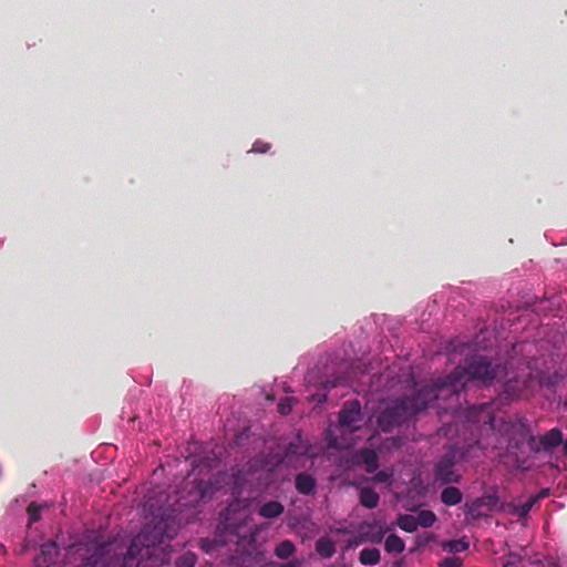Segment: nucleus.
Segmentation results:
<instances>
[{
	"label": "nucleus",
	"instance_id": "nucleus-1",
	"mask_svg": "<svg viewBox=\"0 0 567 567\" xmlns=\"http://www.w3.org/2000/svg\"><path fill=\"white\" fill-rule=\"evenodd\" d=\"M248 511L239 503L230 504L221 515L214 539L215 546L236 544V550L228 557L229 567H255L262 560V553L256 542V532L247 527Z\"/></svg>",
	"mask_w": 567,
	"mask_h": 567
},
{
	"label": "nucleus",
	"instance_id": "nucleus-2",
	"mask_svg": "<svg viewBox=\"0 0 567 567\" xmlns=\"http://www.w3.org/2000/svg\"><path fill=\"white\" fill-rule=\"evenodd\" d=\"M437 399H440L437 389L433 384H426L417 389L411 396H404L388 403L378 413L377 424L381 431L389 432L411 421Z\"/></svg>",
	"mask_w": 567,
	"mask_h": 567
},
{
	"label": "nucleus",
	"instance_id": "nucleus-3",
	"mask_svg": "<svg viewBox=\"0 0 567 567\" xmlns=\"http://www.w3.org/2000/svg\"><path fill=\"white\" fill-rule=\"evenodd\" d=\"M176 533L177 525L171 516H162L154 526L146 524L132 539L122 567H138L144 558L154 554L156 546L174 538Z\"/></svg>",
	"mask_w": 567,
	"mask_h": 567
},
{
	"label": "nucleus",
	"instance_id": "nucleus-4",
	"mask_svg": "<svg viewBox=\"0 0 567 567\" xmlns=\"http://www.w3.org/2000/svg\"><path fill=\"white\" fill-rule=\"evenodd\" d=\"M499 365H494L487 358L476 355L465 368L457 367L444 379L436 380L433 384L437 389L439 398L446 394L457 395L468 381H477L489 384L498 378Z\"/></svg>",
	"mask_w": 567,
	"mask_h": 567
},
{
	"label": "nucleus",
	"instance_id": "nucleus-5",
	"mask_svg": "<svg viewBox=\"0 0 567 567\" xmlns=\"http://www.w3.org/2000/svg\"><path fill=\"white\" fill-rule=\"evenodd\" d=\"M461 457L462 455L456 447H449L434 466L435 482L444 485L460 483L461 475L456 472L455 466Z\"/></svg>",
	"mask_w": 567,
	"mask_h": 567
},
{
	"label": "nucleus",
	"instance_id": "nucleus-6",
	"mask_svg": "<svg viewBox=\"0 0 567 567\" xmlns=\"http://www.w3.org/2000/svg\"><path fill=\"white\" fill-rule=\"evenodd\" d=\"M504 431L509 436L508 447L519 449L527 443L533 452H539L536 437L532 434L529 425L522 421L504 423Z\"/></svg>",
	"mask_w": 567,
	"mask_h": 567
},
{
	"label": "nucleus",
	"instance_id": "nucleus-7",
	"mask_svg": "<svg viewBox=\"0 0 567 567\" xmlns=\"http://www.w3.org/2000/svg\"><path fill=\"white\" fill-rule=\"evenodd\" d=\"M71 550L85 555L81 567H106V542L86 543L84 547H71Z\"/></svg>",
	"mask_w": 567,
	"mask_h": 567
},
{
	"label": "nucleus",
	"instance_id": "nucleus-8",
	"mask_svg": "<svg viewBox=\"0 0 567 567\" xmlns=\"http://www.w3.org/2000/svg\"><path fill=\"white\" fill-rule=\"evenodd\" d=\"M362 413L358 401L346 403L339 413V425L342 434L353 433L361 427Z\"/></svg>",
	"mask_w": 567,
	"mask_h": 567
},
{
	"label": "nucleus",
	"instance_id": "nucleus-9",
	"mask_svg": "<svg viewBox=\"0 0 567 567\" xmlns=\"http://www.w3.org/2000/svg\"><path fill=\"white\" fill-rule=\"evenodd\" d=\"M185 485L186 487L192 485V487L187 496H181L179 501H182V506H194L213 493L212 484L204 480L194 478L193 482H190L187 478Z\"/></svg>",
	"mask_w": 567,
	"mask_h": 567
},
{
	"label": "nucleus",
	"instance_id": "nucleus-10",
	"mask_svg": "<svg viewBox=\"0 0 567 567\" xmlns=\"http://www.w3.org/2000/svg\"><path fill=\"white\" fill-rule=\"evenodd\" d=\"M467 417L471 422L483 423L488 425L491 430L494 429L495 416L492 413V408L489 404L472 406L468 410Z\"/></svg>",
	"mask_w": 567,
	"mask_h": 567
},
{
	"label": "nucleus",
	"instance_id": "nucleus-11",
	"mask_svg": "<svg viewBox=\"0 0 567 567\" xmlns=\"http://www.w3.org/2000/svg\"><path fill=\"white\" fill-rule=\"evenodd\" d=\"M59 549L55 542H48L41 546L40 555L34 559V567H54Z\"/></svg>",
	"mask_w": 567,
	"mask_h": 567
},
{
	"label": "nucleus",
	"instance_id": "nucleus-12",
	"mask_svg": "<svg viewBox=\"0 0 567 567\" xmlns=\"http://www.w3.org/2000/svg\"><path fill=\"white\" fill-rule=\"evenodd\" d=\"M306 451L307 447L298 435L293 442L286 446L279 463L291 464L298 456L303 455Z\"/></svg>",
	"mask_w": 567,
	"mask_h": 567
},
{
	"label": "nucleus",
	"instance_id": "nucleus-13",
	"mask_svg": "<svg viewBox=\"0 0 567 567\" xmlns=\"http://www.w3.org/2000/svg\"><path fill=\"white\" fill-rule=\"evenodd\" d=\"M563 443V433L559 429H551L539 437V451H550Z\"/></svg>",
	"mask_w": 567,
	"mask_h": 567
},
{
	"label": "nucleus",
	"instance_id": "nucleus-14",
	"mask_svg": "<svg viewBox=\"0 0 567 567\" xmlns=\"http://www.w3.org/2000/svg\"><path fill=\"white\" fill-rule=\"evenodd\" d=\"M358 463L364 465L365 472L369 474H373L378 467V455L375 451L371 449H362L357 454Z\"/></svg>",
	"mask_w": 567,
	"mask_h": 567
},
{
	"label": "nucleus",
	"instance_id": "nucleus-15",
	"mask_svg": "<svg viewBox=\"0 0 567 567\" xmlns=\"http://www.w3.org/2000/svg\"><path fill=\"white\" fill-rule=\"evenodd\" d=\"M296 488L300 494L310 495L315 492L316 480L306 473L296 476Z\"/></svg>",
	"mask_w": 567,
	"mask_h": 567
},
{
	"label": "nucleus",
	"instance_id": "nucleus-16",
	"mask_svg": "<svg viewBox=\"0 0 567 567\" xmlns=\"http://www.w3.org/2000/svg\"><path fill=\"white\" fill-rule=\"evenodd\" d=\"M360 504L369 509L375 508L379 504V494L371 487H362L359 493Z\"/></svg>",
	"mask_w": 567,
	"mask_h": 567
},
{
	"label": "nucleus",
	"instance_id": "nucleus-17",
	"mask_svg": "<svg viewBox=\"0 0 567 567\" xmlns=\"http://www.w3.org/2000/svg\"><path fill=\"white\" fill-rule=\"evenodd\" d=\"M258 513L265 518H276L284 513V506L279 502L270 501L261 505Z\"/></svg>",
	"mask_w": 567,
	"mask_h": 567
},
{
	"label": "nucleus",
	"instance_id": "nucleus-18",
	"mask_svg": "<svg viewBox=\"0 0 567 567\" xmlns=\"http://www.w3.org/2000/svg\"><path fill=\"white\" fill-rule=\"evenodd\" d=\"M462 493L457 487L447 486L441 493V501L446 506H455L462 502Z\"/></svg>",
	"mask_w": 567,
	"mask_h": 567
},
{
	"label": "nucleus",
	"instance_id": "nucleus-19",
	"mask_svg": "<svg viewBox=\"0 0 567 567\" xmlns=\"http://www.w3.org/2000/svg\"><path fill=\"white\" fill-rule=\"evenodd\" d=\"M316 550L322 558H331L336 554V544L327 537H321L316 543Z\"/></svg>",
	"mask_w": 567,
	"mask_h": 567
},
{
	"label": "nucleus",
	"instance_id": "nucleus-20",
	"mask_svg": "<svg viewBox=\"0 0 567 567\" xmlns=\"http://www.w3.org/2000/svg\"><path fill=\"white\" fill-rule=\"evenodd\" d=\"M384 549L389 554H401L405 549V543L395 534H391L385 538Z\"/></svg>",
	"mask_w": 567,
	"mask_h": 567
},
{
	"label": "nucleus",
	"instance_id": "nucleus-21",
	"mask_svg": "<svg viewBox=\"0 0 567 567\" xmlns=\"http://www.w3.org/2000/svg\"><path fill=\"white\" fill-rule=\"evenodd\" d=\"M359 561L364 566H373L380 561V550L377 548H364L359 554Z\"/></svg>",
	"mask_w": 567,
	"mask_h": 567
},
{
	"label": "nucleus",
	"instance_id": "nucleus-22",
	"mask_svg": "<svg viewBox=\"0 0 567 567\" xmlns=\"http://www.w3.org/2000/svg\"><path fill=\"white\" fill-rule=\"evenodd\" d=\"M398 526L408 533H413L417 528V519L416 516L410 514H402L398 516L396 519Z\"/></svg>",
	"mask_w": 567,
	"mask_h": 567
},
{
	"label": "nucleus",
	"instance_id": "nucleus-23",
	"mask_svg": "<svg viewBox=\"0 0 567 567\" xmlns=\"http://www.w3.org/2000/svg\"><path fill=\"white\" fill-rule=\"evenodd\" d=\"M296 550V547L292 542L284 540L277 545L275 549V555L280 559L289 558Z\"/></svg>",
	"mask_w": 567,
	"mask_h": 567
},
{
	"label": "nucleus",
	"instance_id": "nucleus-24",
	"mask_svg": "<svg viewBox=\"0 0 567 567\" xmlns=\"http://www.w3.org/2000/svg\"><path fill=\"white\" fill-rule=\"evenodd\" d=\"M416 519H417V526L431 527L435 523L436 516L431 511H421L417 514Z\"/></svg>",
	"mask_w": 567,
	"mask_h": 567
},
{
	"label": "nucleus",
	"instance_id": "nucleus-25",
	"mask_svg": "<svg viewBox=\"0 0 567 567\" xmlns=\"http://www.w3.org/2000/svg\"><path fill=\"white\" fill-rule=\"evenodd\" d=\"M196 556L195 554L187 551L183 554L176 560V567H195Z\"/></svg>",
	"mask_w": 567,
	"mask_h": 567
},
{
	"label": "nucleus",
	"instance_id": "nucleus-26",
	"mask_svg": "<svg viewBox=\"0 0 567 567\" xmlns=\"http://www.w3.org/2000/svg\"><path fill=\"white\" fill-rule=\"evenodd\" d=\"M468 548V544L462 539L451 540L444 545V549L451 553H461Z\"/></svg>",
	"mask_w": 567,
	"mask_h": 567
},
{
	"label": "nucleus",
	"instance_id": "nucleus-27",
	"mask_svg": "<svg viewBox=\"0 0 567 567\" xmlns=\"http://www.w3.org/2000/svg\"><path fill=\"white\" fill-rule=\"evenodd\" d=\"M538 497H530L527 502L515 509L519 518H526Z\"/></svg>",
	"mask_w": 567,
	"mask_h": 567
},
{
	"label": "nucleus",
	"instance_id": "nucleus-28",
	"mask_svg": "<svg viewBox=\"0 0 567 567\" xmlns=\"http://www.w3.org/2000/svg\"><path fill=\"white\" fill-rule=\"evenodd\" d=\"M388 530V527L380 526L377 530L367 534V539L372 544H380Z\"/></svg>",
	"mask_w": 567,
	"mask_h": 567
},
{
	"label": "nucleus",
	"instance_id": "nucleus-29",
	"mask_svg": "<svg viewBox=\"0 0 567 567\" xmlns=\"http://www.w3.org/2000/svg\"><path fill=\"white\" fill-rule=\"evenodd\" d=\"M43 506L38 505L35 503H31L28 506V515H29V524H33L40 519V513L42 511Z\"/></svg>",
	"mask_w": 567,
	"mask_h": 567
},
{
	"label": "nucleus",
	"instance_id": "nucleus-30",
	"mask_svg": "<svg viewBox=\"0 0 567 567\" xmlns=\"http://www.w3.org/2000/svg\"><path fill=\"white\" fill-rule=\"evenodd\" d=\"M373 474L372 481L375 483H390L393 476V473L389 471H375Z\"/></svg>",
	"mask_w": 567,
	"mask_h": 567
},
{
	"label": "nucleus",
	"instance_id": "nucleus-31",
	"mask_svg": "<svg viewBox=\"0 0 567 567\" xmlns=\"http://www.w3.org/2000/svg\"><path fill=\"white\" fill-rule=\"evenodd\" d=\"M292 399L290 398H287L285 400H282L279 404H278V411L282 414V415H287L291 412L292 410Z\"/></svg>",
	"mask_w": 567,
	"mask_h": 567
},
{
	"label": "nucleus",
	"instance_id": "nucleus-32",
	"mask_svg": "<svg viewBox=\"0 0 567 567\" xmlns=\"http://www.w3.org/2000/svg\"><path fill=\"white\" fill-rule=\"evenodd\" d=\"M462 559L458 557H446L440 563V567H461Z\"/></svg>",
	"mask_w": 567,
	"mask_h": 567
},
{
	"label": "nucleus",
	"instance_id": "nucleus-33",
	"mask_svg": "<svg viewBox=\"0 0 567 567\" xmlns=\"http://www.w3.org/2000/svg\"><path fill=\"white\" fill-rule=\"evenodd\" d=\"M261 567H301V561L300 560H291L286 564L268 563Z\"/></svg>",
	"mask_w": 567,
	"mask_h": 567
},
{
	"label": "nucleus",
	"instance_id": "nucleus-34",
	"mask_svg": "<svg viewBox=\"0 0 567 567\" xmlns=\"http://www.w3.org/2000/svg\"><path fill=\"white\" fill-rule=\"evenodd\" d=\"M522 566V559L516 555H509L508 560L503 567H520Z\"/></svg>",
	"mask_w": 567,
	"mask_h": 567
},
{
	"label": "nucleus",
	"instance_id": "nucleus-35",
	"mask_svg": "<svg viewBox=\"0 0 567 567\" xmlns=\"http://www.w3.org/2000/svg\"><path fill=\"white\" fill-rule=\"evenodd\" d=\"M329 445L334 449H349L352 445V443H343L339 442L337 439L330 437Z\"/></svg>",
	"mask_w": 567,
	"mask_h": 567
},
{
	"label": "nucleus",
	"instance_id": "nucleus-36",
	"mask_svg": "<svg viewBox=\"0 0 567 567\" xmlns=\"http://www.w3.org/2000/svg\"><path fill=\"white\" fill-rule=\"evenodd\" d=\"M254 150H255V151H258V152H266V150H265V148H259V147H258V143H255V144H254Z\"/></svg>",
	"mask_w": 567,
	"mask_h": 567
},
{
	"label": "nucleus",
	"instance_id": "nucleus-37",
	"mask_svg": "<svg viewBox=\"0 0 567 567\" xmlns=\"http://www.w3.org/2000/svg\"><path fill=\"white\" fill-rule=\"evenodd\" d=\"M107 566H109V567H115V563H114V560H113V559H111L110 557H109Z\"/></svg>",
	"mask_w": 567,
	"mask_h": 567
},
{
	"label": "nucleus",
	"instance_id": "nucleus-38",
	"mask_svg": "<svg viewBox=\"0 0 567 567\" xmlns=\"http://www.w3.org/2000/svg\"><path fill=\"white\" fill-rule=\"evenodd\" d=\"M511 390H512V382L507 381L506 382V391H511Z\"/></svg>",
	"mask_w": 567,
	"mask_h": 567
},
{
	"label": "nucleus",
	"instance_id": "nucleus-39",
	"mask_svg": "<svg viewBox=\"0 0 567 567\" xmlns=\"http://www.w3.org/2000/svg\"><path fill=\"white\" fill-rule=\"evenodd\" d=\"M564 453L567 455V440L564 442Z\"/></svg>",
	"mask_w": 567,
	"mask_h": 567
},
{
	"label": "nucleus",
	"instance_id": "nucleus-40",
	"mask_svg": "<svg viewBox=\"0 0 567 567\" xmlns=\"http://www.w3.org/2000/svg\"><path fill=\"white\" fill-rule=\"evenodd\" d=\"M197 468H200V466H199V465H197L196 467H194V468H193V473H195ZM200 471H202V470H199V472H200Z\"/></svg>",
	"mask_w": 567,
	"mask_h": 567
},
{
	"label": "nucleus",
	"instance_id": "nucleus-41",
	"mask_svg": "<svg viewBox=\"0 0 567 567\" xmlns=\"http://www.w3.org/2000/svg\"><path fill=\"white\" fill-rule=\"evenodd\" d=\"M27 550V546L24 545L21 549V553H24Z\"/></svg>",
	"mask_w": 567,
	"mask_h": 567
},
{
	"label": "nucleus",
	"instance_id": "nucleus-42",
	"mask_svg": "<svg viewBox=\"0 0 567 567\" xmlns=\"http://www.w3.org/2000/svg\"><path fill=\"white\" fill-rule=\"evenodd\" d=\"M336 385H337V382H333V383H331V385H330V386H331V388H333V386H336Z\"/></svg>",
	"mask_w": 567,
	"mask_h": 567
}]
</instances>
